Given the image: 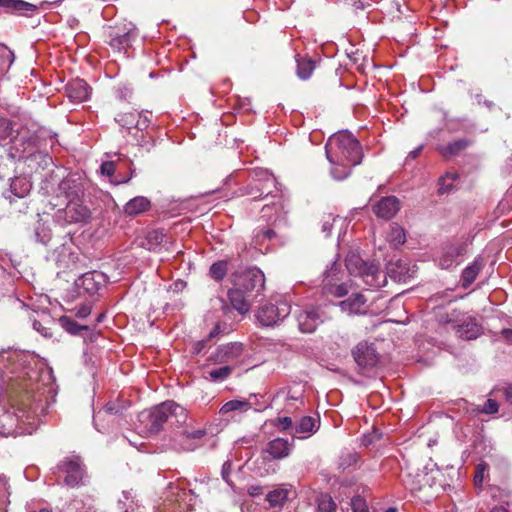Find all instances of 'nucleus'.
Returning <instances> with one entry per match:
<instances>
[{"mask_svg": "<svg viewBox=\"0 0 512 512\" xmlns=\"http://www.w3.org/2000/svg\"><path fill=\"white\" fill-rule=\"evenodd\" d=\"M459 178L456 172H447L443 177L439 179V193L444 194L451 191V186L446 185L447 181L455 182Z\"/></svg>", "mask_w": 512, "mask_h": 512, "instance_id": "79ce46f5", "label": "nucleus"}, {"mask_svg": "<svg viewBox=\"0 0 512 512\" xmlns=\"http://www.w3.org/2000/svg\"><path fill=\"white\" fill-rule=\"evenodd\" d=\"M380 438V434L378 432H374L372 434H365L361 438V444L363 446H369L374 443L376 440Z\"/></svg>", "mask_w": 512, "mask_h": 512, "instance_id": "5fc2aeb1", "label": "nucleus"}, {"mask_svg": "<svg viewBox=\"0 0 512 512\" xmlns=\"http://www.w3.org/2000/svg\"><path fill=\"white\" fill-rule=\"evenodd\" d=\"M347 289L345 287V285H338L334 288L331 289V293L334 294L335 296L337 297H342V296H345L347 294Z\"/></svg>", "mask_w": 512, "mask_h": 512, "instance_id": "680f3d73", "label": "nucleus"}, {"mask_svg": "<svg viewBox=\"0 0 512 512\" xmlns=\"http://www.w3.org/2000/svg\"><path fill=\"white\" fill-rule=\"evenodd\" d=\"M245 292L246 291L239 286H235V288L229 290L228 292V298L233 308L240 314H246L250 309V305L244 295Z\"/></svg>", "mask_w": 512, "mask_h": 512, "instance_id": "4be33fe9", "label": "nucleus"}, {"mask_svg": "<svg viewBox=\"0 0 512 512\" xmlns=\"http://www.w3.org/2000/svg\"><path fill=\"white\" fill-rule=\"evenodd\" d=\"M53 473L58 482L62 481L71 488L84 485L88 478L85 465L77 456L64 458L57 464Z\"/></svg>", "mask_w": 512, "mask_h": 512, "instance_id": "7ed1b4c3", "label": "nucleus"}, {"mask_svg": "<svg viewBox=\"0 0 512 512\" xmlns=\"http://www.w3.org/2000/svg\"><path fill=\"white\" fill-rule=\"evenodd\" d=\"M166 238V234L161 229H154L147 233L145 240L146 243L143 244L148 250L154 251L156 250Z\"/></svg>", "mask_w": 512, "mask_h": 512, "instance_id": "72a5a7b5", "label": "nucleus"}, {"mask_svg": "<svg viewBox=\"0 0 512 512\" xmlns=\"http://www.w3.org/2000/svg\"><path fill=\"white\" fill-rule=\"evenodd\" d=\"M152 411L159 430L163 428L165 423L171 425L185 424L188 418L187 410L174 401L163 402L152 408Z\"/></svg>", "mask_w": 512, "mask_h": 512, "instance_id": "0eeeda50", "label": "nucleus"}, {"mask_svg": "<svg viewBox=\"0 0 512 512\" xmlns=\"http://www.w3.org/2000/svg\"><path fill=\"white\" fill-rule=\"evenodd\" d=\"M36 416V408L32 406L29 395L14 399L9 408L0 405V435L32 433Z\"/></svg>", "mask_w": 512, "mask_h": 512, "instance_id": "f03ea898", "label": "nucleus"}, {"mask_svg": "<svg viewBox=\"0 0 512 512\" xmlns=\"http://www.w3.org/2000/svg\"><path fill=\"white\" fill-rule=\"evenodd\" d=\"M251 403L247 400H238L233 399L225 404L222 405V407L219 410V413L221 415H227L231 412H247L251 409Z\"/></svg>", "mask_w": 512, "mask_h": 512, "instance_id": "7c9ffc66", "label": "nucleus"}, {"mask_svg": "<svg viewBox=\"0 0 512 512\" xmlns=\"http://www.w3.org/2000/svg\"><path fill=\"white\" fill-rule=\"evenodd\" d=\"M68 98L75 103L87 101L90 97L91 88L83 79H73L65 87Z\"/></svg>", "mask_w": 512, "mask_h": 512, "instance_id": "2eb2a0df", "label": "nucleus"}, {"mask_svg": "<svg viewBox=\"0 0 512 512\" xmlns=\"http://www.w3.org/2000/svg\"><path fill=\"white\" fill-rule=\"evenodd\" d=\"M149 118L144 116L142 117L141 115L139 116V119L137 120V122L135 123V127L139 130H144L148 127L149 125Z\"/></svg>", "mask_w": 512, "mask_h": 512, "instance_id": "bf43d9fd", "label": "nucleus"}, {"mask_svg": "<svg viewBox=\"0 0 512 512\" xmlns=\"http://www.w3.org/2000/svg\"><path fill=\"white\" fill-rule=\"evenodd\" d=\"M151 206V202L144 196H136L129 200L124 206V213L128 216H137L147 211Z\"/></svg>", "mask_w": 512, "mask_h": 512, "instance_id": "5701e85b", "label": "nucleus"}, {"mask_svg": "<svg viewBox=\"0 0 512 512\" xmlns=\"http://www.w3.org/2000/svg\"><path fill=\"white\" fill-rule=\"evenodd\" d=\"M105 276L101 272L91 271L81 275L75 285L89 295L96 294L104 283Z\"/></svg>", "mask_w": 512, "mask_h": 512, "instance_id": "ddd939ff", "label": "nucleus"}, {"mask_svg": "<svg viewBox=\"0 0 512 512\" xmlns=\"http://www.w3.org/2000/svg\"><path fill=\"white\" fill-rule=\"evenodd\" d=\"M228 261L220 260L213 263L209 269V275L216 281H221L226 276L228 271Z\"/></svg>", "mask_w": 512, "mask_h": 512, "instance_id": "e433bc0d", "label": "nucleus"}, {"mask_svg": "<svg viewBox=\"0 0 512 512\" xmlns=\"http://www.w3.org/2000/svg\"><path fill=\"white\" fill-rule=\"evenodd\" d=\"M101 172L108 177L112 176L115 172V163L113 161L103 162L101 165Z\"/></svg>", "mask_w": 512, "mask_h": 512, "instance_id": "603ef678", "label": "nucleus"}, {"mask_svg": "<svg viewBox=\"0 0 512 512\" xmlns=\"http://www.w3.org/2000/svg\"><path fill=\"white\" fill-rule=\"evenodd\" d=\"M491 512H508V510L504 506H496L491 510Z\"/></svg>", "mask_w": 512, "mask_h": 512, "instance_id": "774afa93", "label": "nucleus"}, {"mask_svg": "<svg viewBox=\"0 0 512 512\" xmlns=\"http://www.w3.org/2000/svg\"><path fill=\"white\" fill-rule=\"evenodd\" d=\"M0 7L5 8L10 12H18L26 15L36 11L37 9L34 4L23 0H0Z\"/></svg>", "mask_w": 512, "mask_h": 512, "instance_id": "393cba45", "label": "nucleus"}, {"mask_svg": "<svg viewBox=\"0 0 512 512\" xmlns=\"http://www.w3.org/2000/svg\"><path fill=\"white\" fill-rule=\"evenodd\" d=\"M207 341L208 340L204 339V340L195 342L192 346V353L196 354V355L201 353V351L205 348Z\"/></svg>", "mask_w": 512, "mask_h": 512, "instance_id": "13d9d810", "label": "nucleus"}, {"mask_svg": "<svg viewBox=\"0 0 512 512\" xmlns=\"http://www.w3.org/2000/svg\"><path fill=\"white\" fill-rule=\"evenodd\" d=\"M481 267L477 262H474L472 265L467 266L462 273V284L463 287L470 286L476 279Z\"/></svg>", "mask_w": 512, "mask_h": 512, "instance_id": "58836bf2", "label": "nucleus"}, {"mask_svg": "<svg viewBox=\"0 0 512 512\" xmlns=\"http://www.w3.org/2000/svg\"><path fill=\"white\" fill-rule=\"evenodd\" d=\"M499 405L496 400L488 399L483 405L480 412L485 414H494L498 411Z\"/></svg>", "mask_w": 512, "mask_h": 512, "instance_id": "8fccbe9b", "label": "nucleus"}, {"mask_svg": "<svg viewBox=\"0 0 512 512\" xmlns=\"http://www.w3.org/2000/svg\"><path fill=\"white\" fill-rule=\"evenodd\" d=\"M124 409V406L119 401H110L108 402L102 410H99L94 414L93 421L96 429L101 431L98 427V420L102 418L103 415H118Z\"/></svg>", "mask_w": 512, "mask_h": 512, "instance_id": "2f4dec72", "label": "nucleus"}, {"mask_svg": "<svg viewBox=\"0 0 512 512\" xmlns=\"http://www.w3.org/2000/svg\"><path fill=\"white\" fill-rule=\"evenodd\" d=\"M244 354V346L240 342H230L220 345L211 353L209 360L214 364L236 366Z\"/></svg>", "mask_w": 512, "mask_h": 512, "instance_id": "9d476101", "label": "nucleus"}, {"mask_svg": "<svg viewBox=\"0 0 512 512\" xmlns=\"http://www.w3.org/2000/svg\"><path fill=\"white\" fill-rule=\"evenodd\" d=\"M336 508L337 505L330 495H322V512H335Z\"/></svg>", "mask_w": 512, "mask_h": 512, "instance_id": "de8ad7c7", "label": "nucleus"}, {"mask_svg": "<svg viewBox=\"0 0 512 512\" xmlns=\"http://www.w3.org/2000/svg\"><path fill=\"white\" fill-rule=\"evenodd\" d=\"M206 436L205 429H184L182 432L183 445L188 450H193L200 445L201 440Z\"/></svg>", "mask_w": 512, "mask_h": 512, "instance_id": "b1692460", "label": "nucleus"}, {"mask_svg": "<svg viewBox=\"0 0 512 512\" xmlns=\"http://www.w3.org/2000/svg\"><path fill=\"white\" fill-rule=\"evenodd\" d=\"M260 236H262L265 239L271 240L272 238L275 237V232L272 229L267 228L257 233L256 237L259 238Z\"/></svg>", "mask_w": 512, "mask_h": 512, "instance_id": "e2e57ef3", "label": "nucleus"}, {"mask_svg": "<svg viewBox=\"0 0 512 512\" xmlns=\"http://www.w3.org/2000/svg\"><path fill=\"white\" fill-rule=\"evenodd\" d=\"M250 177L253 183L250 185L247 194L253 196V198H260L263 194L266 196L272 193L271 187L278 190L277 181L274 175L263 168H255L250 172Z\"/></svg>", "mask_w": 512, "mask_h": 512, "instance_id": "6e6552de", "label": "nucleus"}, {"mask_svg": "<svg viewBox=\"0 0 512 512\" xmlns=\"http://www.w3.org/2000/svg\"><path fill=\"white\" fill-rule=\"evenodd\" d=\"M440 322L452 324L457 336L465 340H472L480 335V326L476 319L457 310L440 315Z\"/></svg>", "mask_w": 512, "mask_h": 512, "instance_id": "423d86ee", "label": "nucleus"}, {"mask_svg": "<svg viewBox=\"0 0 512 512\" xmlns=\"http://www.w3.org/2000/svg\"><path fill=\"white\" fill-rule=\"evenodd\" d=\"M366 299L362 294L356 293L348 299L341 301L339 306L343 312L348 314H363L366 312Z\"/></svg>", "mask_w": 512, "mask_h": 512, "instance_id": "aec40b11", "label": "nucleus"}, {"mask_svg": "<svg viewBox=\"0 0 512 512\" xmlns=\"http://www.w3.org/2000/svg\"><path fill=\"white\" fill-rule=\"evenodd\" d=\"M132 94V88L127 85H120L116 89V96L120 100L128 101L132 97Z\"/></svg>", "mask_w": 512, "mask_h": 512, "instance_id": "49530a36", "label": "nucleus"}, {"mask_svg": "<svg viewBox=\"0 0 512 512\" xmlns=\"http://www.w3.org/2000/svg\"><path fill=\"white\" fill-rule=\"evenodd\" d=\"M19 354L15 351L8 350H2L0 352V369L7 368L8 363L15 361L19 358Z\"/></svg>", "mask_w": 512, "mask_h": 512, "instance_id": "37998d69", "label": "nucleus"}, {"mask_svg": "<svg viewBox=\"0 0 512 512\" xmlns=\"http://www.w3.org/2000/svg\"><path fill=\"white\" fill-rule=\"evenodd\" d=\"M135 429L142 437H149L160 431L156 421H154V413L152 409L143 410L138 414Z\"/></svg>", "mask_w": 512, "mask_h": 512, "instance_id": "dca6fc26", "label": "nucleus"}, {"mask_svg": "<svg viewBox=\"0 0 512 512\" xmlns=\"http://www.w3.org/2000/svg\"><path fill=\"white\" fill-rule=\"evenodd\" d=\"M33 328L45 337L51 336L49 329L44 327L39 321H33Z\"/></svg>", "mask_w": 512, "mask_h": 512, "instance_id": "6e6d98bb", "label": "nucleus"}, {"mask_svg": "<svg viewBox=\"0 0 512 512\" xmlns=\"http://www.w3.org/2000/svg\"><path fill=\"white\" fill-rule=\"evenodd\" d=\"M292 423H293V422H292V418H290V417H287V416H285V417H279V418L277 419V424H276V426H277L280 430L285 431V430H287V429H289V428H291V427H292Z\"/></svg>", "mask_w": 512, "mask_h": 512, "instance_id": "864d4df0", "label": "nucleus"}, {"mask_svg": "<svg viewBox=\"0 0 512 512\" xmlns=\"http://www.w3.org/2000/svg\"><path fill=\"white\" fill-rule=\"evenodd\" d=\"M293 447V442H289L287 439L276 438L271 440L266 448V452L273 459H282L287 457Z\"/></svg>", "mask_w": 512, "mask_h": 512, "instance_id": "6ab92c4d", "label": "nucleus"}, {"mask_svg": "<svg viewBox=\"0 0 512 512\" xmlns=\"http://www.w3.org/2000/svg\"><path fill=\"white\" fill-rule=\"evenodd\" d=\"M353 356L356 363L363 368L373 367L378 361L375 348L366 342H361L354 348Z\"/></svg>", "mask_w": 512, "mask_h": 512, "instance_id": "4468645a", "label": "nucleus"}, {"mask_svg": "<svg viewBox=\"0 0 512 512\" xmlns=\"http://www.w3.org/2000/svg\"><path fill=\"white\" fill-rule=\"evenodd\" d=\"M35 142L36 139L32 136L15 138L13 143L17 154H13V157L23 160L31 169H45L51 164L52 158L48 154L36 150Z\"/></svg>", "mask_w": 512, "mask_h": 512, "instance_id": "39448f33", "label": "nucleus"}, {"mask_svg": "<svg viewBox=\"0 0 512 512\" xmlns=\"http://www.w3.org/2000/svg\"><path fill=\"white\" fill-rule=\"evenodd\" d=\"M13 126L10 120L0 118V139H5L12 134Z\"/></svg>", "mask_w": 512, "mask_h": 512, "instance_id": "a18cd8bd", "label": "nucleus"}, {"mask_svg": "<svg viewBox=\"0 0 512 512\" xmlns=\"http://www.w3.org/2000/svg\"><path fill=\"white\" fill-rule=\"evenodd\" d=\"M360 461V455L354 450H344L339 456L338 466L342 470L356 467Z\"/></svg>", "mask_w": 512, "mask_h": 512, "instance_id": "473e14b6", "label": "nucleus"}, {"mask_svg": "<svg viewBox=\"0 0 512 512\" xmlns=\"http://www.w3.org/2000/svg\"><path fill=\"white\" fill-rule=\"evenodd\" d=\"M315 427V419L310 416L302 417L295 426V435L300 439L308 438Z\"/></svg>", "mask_w": 512, "mask_h": 512, "instance_id": "c85d7f7f", "label": "nucleus"}, {"mask_svg": "<svg viewBox=\"0 0 512 512\" xmlns=\"http://www.w3.org/2000/svg\"><path fill=\"white\" fill-rule=\"evenodd\" d=\"M64 220L68 224L83 223L90 218V210L83 205L82 200L67 202L62 211Z\"/></svg>", "mask_w": 512, "mask_h": 512, "instance_id": "f8f14e48", "label": "nucleus"}, {"mask_svg": "<svg viewBox=\"0 0 512 512\" xmlns=\"http://www.w3.org/2000/svg\"><path fill=\"white\" fill-rule=\"evenodd\" d=\"M505 397H506V400L512 404V385L508 386L506 389H505Z\"/></svg>", "mask_w": 512, "mask_h": 512, "instance_id": "69168bd1", "label": "nucleus"}, {"mask_svg": "<svg viewBox=\"0 0 512 512\" xmlns=\"http://www.w3.org/2000/svg\"><path fill=\"white\" fill-rule=\"evenodd\" d=\"M400 209V202L395 196L381 198L373 205V212L378 218L389 220L393 218Z\"/></svg>", "mask_w": 512, "mask_h": 512, "instance_id": "f3484780", "label": "nucleus"}, {"mask_svg": "<svg viewBox=\"0 0 512 512\" xmlns=\"http://www.w3.org/2000/svg\"><path fill=\"white\" fill-rule=\"evenodd\" d=\"M233 371L231 365H224L219 368L208 371V378L214 382H221L227 379Z\"/></svg>", "mask_w": 512, "mask_h": 512, "instance_id": "4c0bfd02", "label": "nucleus"}, {"mask_svg": "<svg viewBox=\"0 0 512 512\" xmlns=\"http://www.w3.org/2000/svg\"><path fill=\"white\" fill-rule=\"evenodd\" d=\"M470 144L467 139H458L450 142L446 146L440 147L439 151L445 158H450L458 155L461 151L465 150Z\"/></svg>", "mask_w": 512, "mask_h": 512, "instance_id": "cd10ccee", "label": "nucleus"}, {"mask_svg": "<svg viewBox=\"0 0 512 512\" xmlns=\"http://www.w3.org/2000/svg\"><path fill=\"white\" fill-rule=\"evenodd\" d=\"M350 506L352 512H369L365 499L360 496L353 497Z\"/></svg>", "mask_w": 512, "mask_h": 512, "instance_id": "c03bdc74", "label": "nucleus"}, {"mask_svg": "<svg viewBox=\"0 0 512 512\" xmlns=\"http://www.w3.org/2000/svg\"><path fill=\"white\" fill-rule=\"evenodd\" d=\"M288 495L289 490L281 487L270 491L266 496V500L268 501L270 508H281L287 501Z\"/></svg>", "mask_w": 512, "mask_h": 512, "instance_id": "c756f323", "label": "nucleus"}, {"mask_svg": "<svg viewBox=\"0 0 512 512\" xmlns=\"http://www.w3.org/2000/svg\"><path fill=\"white\" fill-rule=\"evenodd\" d=\"M325 153L330 163V175L337 181L346 179L351 168L359 165L363 158L360 142L347 131H339L330 136L325 145Z\"/></svg>", "mask_w": 512, "mask_h": 512, "instance_id": "f257e3e1", "label": "nucleus"}, {"mask_svg": "<svg viewBox=\"0 0 512 512\" xmlns=\"http://www.w3.org/2000/svg\"><path fill=\"white\" fill-rule=\"evenodd\" d=\"M460 252L457 247H449L445 254L439 258V265L442 268H449L455 263V259L459 256Z\"/></svg>", "mask_w": 512, "mask_h": 512, "instance_id": "a19ab883", "label": "nucleus"}, {"mask_svg": "<svg viewBox=\"0 0 512 512\" xmlns=\"http://www.w3.org/2000/svg\"><path fill=\"white\" fill-rule=\"evenodd\" d=\"M319 314L317 310L300 313L297 317L298 326L302 333H312L317 329Z\"/></svg>", "mask_w": 512, "mask_h": 512, "instance_id": "412c9836", "label": "nucleus"}, {"mask_svg": "<svg viewBox=\"0 0 512 512\" xmlns=\"http://www.w3.org/2000/svg\"><path fill=\"white\" fill-rule=\"evenodd\" d=\"M232 464L230 461H225L222 465L221 474L222 478L228 483L229 482V476L231 472Z\"/></svg>", "mask_w": 512, "mask_h": 512, "instance_id": "4d7b16f0", "label": "nucleus"}, {"mask_svg": "<svg viewBox=\"0 0 512 512\" xmlns=\"http://www.w3.org/2000/svg\"><path fill=\"white\" fill-rule=\"evenodd\" d=\"M290 310L291 307L286 302H279L277 305L266 303L259 307L255 316L260 325L268 327L287 317Z\"/></svg>", "mask_w": 512, "mask_h": 512, "instance_id": "1a4fd4ad", "label": "nucleus"}, {"mask_svg": "<svg viewBox=\"0 0 512 512\" xmlns=\"http://www.w3.org/2000/svg\"><path fill=\"white\" fill-rule=\"evenodd\" d=\"M219 333H220L219 326H218V325H216V326L211 330V332L209 333L208 338H209V339H211V338H213V337L217 336Z\"/></svg>", "mask_w": 512, "mask_h": 512, "instance_id": "338daca9", "label": "nucleus"}, {"mask_svg": "<svg viewBox=\"0 0 512 512\" xmlns=\"http://www.w3.org/2000/svg\"><path fill=\"white\" fill-rule=\"evenodd\" d=\"M136 31L129 30L123 34H116L110 40L112 48L121 51L131 46L132 41L136 38Z\"/></svg>", "mask_w": 512, "mask_h": 512, "instance_id": "bb28decb", "label": "nucleus"}, {"mask_svg": "<svg viewBox=\"0 0 512 512\" xmlns=\"http://www.w3.org/2000/svg\"><path fill=\"white\" fill-rule=\"evenodd\" d=\"M296 62L298 77L302 80L308 79L315 68L314 62L309 58H301L299 55L297 56Z\"/></svg>", "mask_w": 512, "mask_h": 512, "instance_id": "f704fd0d", "label": "nucleus"}, {"mask_svg": "<svg viewBox=\"0 0 512 512\" xmlns=\"http://www.w3.org/2000/svg\"><path fill=\"white\" fill-rule=\"evenodd\" d=\"M422 150H423V145H419L418 147H416L414 150H412L409 153L407 159H412V160L416 159L420 155Z\"/></svg>", "mask_w": 512, "mask_h": 512, "instance_id": "0e129e2a", "label": "nucleus"}, {"mask_svg": "<svg viewBox=\"0 0 512 512\" xmlns=\"http://www.w3.org/2000/svg\"><path fill=\"white\" fill-rule=\"evenodd\" d=\"M487 469V464L482 462L477 465L476 474L474 476V482L476 485H480L484 479V472Z\"/></svg>", "mask_w": 512, "mask_h": 512, "instance_id": "3c124183", "label": "nucleus"}, {"mask_svg": "<svg viewBox=\"0 0 512 512\" xmlns=\"http://www.w3.org/2000/svg\"><path fill=\"white\" fill-rule=\"evenodd\" d=\"M75 316L77 318L83 319L88 317L91 314L92 306L89 303H84L75 309Z\"/></svg>", "mask_w": 512, "mask_h": 512, "instance_id": "09e8293b", "label": "nucleus"}, {"mask_svg": "<svg viewBox=\"0 0 512 512\" xmlns=\"http://www.w3.org/2000/svg\"><path fill=\"white\" fill-rule=\"evenodd\" d=\"M406 240L404 229L398 225H393L388 236V241L394 247L402 245Z\"/></svg>", "mask_w": 512, "mask_h": 512, "instance_id": "ea45409f", "label": "nucleus"}, {"mask_svg": "<svg viewBox=\"0 0 512 512\" xmlns=\"http://www.w3.org/2000/svg\"><path fill=\"white\" fill-rule=\"evenodd\" d=\"M61 327L71 335H78L81 331L89 330L88 326L79 325L75 320L68 316H61L59 318Z\"/></svg>", "mask_w": 512, "mask_h": 512, "instance_id": "c9c22d12", "label": "nucleus"}, {"mask_svg": "<svg viewBox=\"0 0 512 512\" xmlns=\"http://www.w3.org/2000/svg\"><path fill=\"white\" fill-rule=\"evenodd\" d=\"M59 191L63 194L67 202L81 200L84 194L82 182L78 178L68 177L59 184Z\"/></svg>", "mask_w": 512, "mask_h": 512, "instance_id": "a211bd4d", "label": "nucleus"}, {"mask_svg": "<svg viewBox=\"0 0 512 512\" xmlns=\"http://www.w3.org/2000/svg\"><path fill=\"white\" fill-rule=\"evenodd\" d=\"M31 188V181L26 177H15L10 183V192L17 198L27 196Z\"/></svg>", "mask_w": 512, "mask_h": 512, "instance_id": "a878e982", "label": "nucleus"}, {"mask_svg": "<svg viewBox=\"0 0 512 512\" xmlns=\"http://www.w3.org/2000/svg\"><path fill=\"white\" fill-rule=\"evenodd\" d=\"M234 286L242 287L245 291L261 290L264 287L265 277L258 268H250L241 273L232 274Z\"/></svg>", "mask_w": 512, "mask_h": 512, "instance_id": "9b49d317", "label": "nucleus"}, {"mask_svg": "<svg viewBox=\"0 0 512 512\" xmlns=\"http://www.w3.org/2000/svg\"><path fill=\"white\" fill-rule=\"evenodd\" d=\"M345 262L349 273L361 277L363 282L371 288H379L386 282L385 273L373 262H365L354 254L349 255Z\"/></svg>", "mask_w": 512, "mask_h": 512, "instance_id": "20e7f679", "label": "nucleus"}, {"mask_svg": "<svg viewBox=\"0 0 512 512\" xmlns=\"http://www.w3.org/2000/svg\"><path fill=\"white\" fill-rule=\"evenodd\" d=\"M247 492L250 496H259L263 494V488L259 485H251L248 487Z\"/></svg>", "mask_w": 512, "mask_h": 512, "instance_id": "052dcab7", "label": "nucleus"}]
</instances>
